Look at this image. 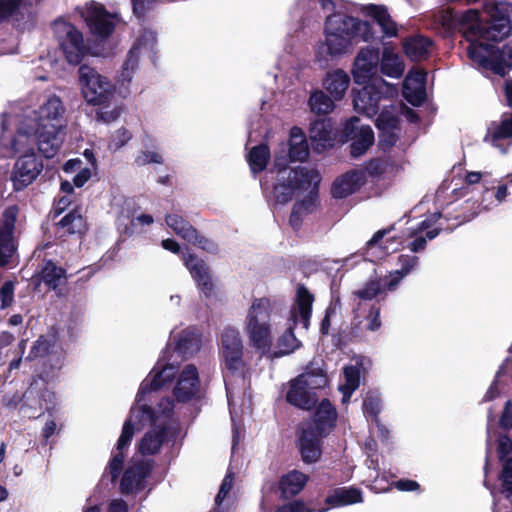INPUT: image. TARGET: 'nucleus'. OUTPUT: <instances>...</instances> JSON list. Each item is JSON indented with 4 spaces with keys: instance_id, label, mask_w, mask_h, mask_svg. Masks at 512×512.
Returning a JSON list of instances; mask_svg holds the SVG:
<instances>
[{
    "instance_id": "58836bf2",
    "label": "nucleus",
    "mask_w": 512,
    "mask_h": 512,
    "mask_svg": "<svg viewBox=\"0 0 512 512\" xmlns=\"http://www.w3.org/2000/svg\"><path fill=\"white\" fill-rule=\"evenodd\" d=\"M379 63L381 73L388 77L399 78L404 72V63L392 48L384 47Z\"/></svg>"
},
{
    "instance_id": "e433bc0d",
    "label": "nucleus",
    "mask_w": 512,
    "mask_h": 512,
    "mask_svg": "<svg viewBox=\"0 0 512 512\" xmlns=\"http://www.w3.org/2000/svg\"><path fill=\"white\" fill-rule=\"evenodd\" d=\"M350 85L349 75L342 69H336L328 72L323 80L324 88L334 98V100H341Z\"/></svg>"
},
{
    "instance_id": "b1692460",
    "label": "nucleus",
    "mask_w": 512,
    "mask_h": 512,
    "mask_svg": "<svg viewBox=\"0 0 512 512\" xmlns=\"http://www.w3.org/2000/svg\"><path fill=\"white\" fill-rule=\"evenodd\" d=\"M55 233L59 238L70 236L83 237L88 231L86 218L82 215L81 207L76 206L54 224Z\"/></svg>"
},
{
    "instance_id": "bf43d9fd",
    "label": "nucleus",
    "mask_w": 512,
    "mask_h": 512,
    "mask_svg": "<svg viewBox=\"0 0 512 512\" xmlns=\"http://www.w3.org/2000/svg\"><path fill=\"white\" fill-rule=\"evenodd\" d=\"M493 141L507 139L512 137V119L511 117L503 119L492 131Z\"/></svg>"
},
{
    "instance_id": "c85d7f7f",
    "label": "nucleus",
    "mask_w": 512,
    "mask_h": 512,
    "mask_svg": "<svg viewBox=\"0 0 512 512\" xmlns=\"http://www.w3.org/2000/svg\"><path fill=\"white\" fill-rule=\"evenodd\" d=\"M363 501L362 491L359 488L350 487H338L332 489L324 502L328 506L318 510V512H326L330 508L343 507L361 503Z\"/></svg>"
},
{
    "instance_id": "052dcab7",
    "label": "nucleus",
    "mask_w": 512,
    "mask_h": 512,
    "mask_svg": "<svg viewBox=\"0 0 512 512\" xmlns=\"http://www.w3.org/2000/svg\"><path fill=\"white\" fill-rule=\"evenodd\" d=\"M0 308L6 309L14 302V282L5 281L0 288Z\"/></svg>"
},
{
    "instance_id": "cd10ccee",
    "label": "nucleus",
    "mask_w": 512,
    "mask_h": 512,
    "mask_svg": "<svg viewBox=\"0 0 512 512\" xmlns=\"http://www.w3.org/2000/svg\"><path fill=\"white\" fill-rule=\"evenodd\" d=\"M331 119H317L310 123L309 137L314 150L321 152L334 146Z\"/></svg>"
},
{
    "instance_id": "774afa93",
    "label": "nucleus",
    "mask_w": 512,
    "mask_h": 512,
    "mask_svg": "<svg viewBox=\"0 0 512 512\" xmlns=\"http://www.w3.org/2000/svg\"><path fill=\"white\" fill-rule=\"evenodd\" d=\"M502 490L512 486V458L505 460L500 475Z\"/></svg>"
},
{
    "instance_id": "f704fd0d",
    "label": "nucleus",
    "mask_w": 512,
    "mask_h": 512,
    "mask_svg": "<svg viewBox=\"0 0 512 512\" xmlns=\"http://www.w3.org/2000/svg\"><path fill=\"white\" fill-rule=\"evenodd\" d=\"M360 186L359 174L356 171H349L334 180L331 195L335 199H343L359 190Z\"/></svg>"
},
{
    "instance_id": "49530a36",
    "label": "nucleus",
    "mask_w": 512,
    "mask_h": 512,
    "mask_svg": "<svg viewBox=\"0 0 512 512\" xmlns=\"http://www.w3.org/2000/svg\"><path fill=\"white\" fill-rule=\"evenodd\" d=\"M403 258L402 267L400 270H396L394 273H391L389 277L385 280L383 285V290L387 289L389 291L394 290L400 281L412 270V268L417 263V257H406L401 256Z\"/></svg>"
},
{
    "instance_id": "0eeeda50",
    "label": "nucleus",
    "mask_w": 512,
    "mask_h": 512,
    "mask_svg": "<svg viewBox=\"0 0 512 512\" xmlns=\"http://www.w3.org/2000/svg\"><path fill=\"white\" fill-rule=\"evenodd\" d=\"M57 40L65 59L69 64L78 65L89 48L84 43L82 32L73 24L66 21H55Z\"/></svg>"
},
{
    "instance_id": "2eb2a0df",
    "label": "nucleus",
    "mask_w": 512,
    "mask_h": 512,
    "mask_svg": "<svg viewBox=\"0 0 512 512\" xmlns=\"http://www.w3.org/2000/svg\"><path fill=\"white\" fill-rule=\"evenodd\" d=\"M378 130V145L384 152L390 150L400 139L401 120L393 111L384 107L375 120Z\"/></svg>"
},
{
    "instance_id": "4d7b16f0",
    "label": "nucleus",
    "mask_w": 512,
    "mask_h": 512,
    "mask_svg": "<svg viewBox=\"0 0 512 512\" xmlns=\"http://www.w3.org/2000/svg\"><path fill=\"white\" fill-rule=\"evenodd\" d=\"M358 123L359 119L357 117H352L345 121L340 135L341 142L345 143L351 141L357 136V133L360 130Z\"/></svg>"
},
{
    "instance_id": "39448f33",
    "label": "nucleus",
    "mask_w": 512,
    "mask_h": 512,
    "mask_svg": "<svg viewBox=\"0 0 512 512\" xmlns=\"http://www.w3.org/2000/svg\"><path fill=\"white\" fill-rule=\"evenodd\" d=\"M279 182L273 187L275 201L286 204L292 200L296 190H308L318 187L321 176L317 170L297 167L288 172V176L278 177Z\"/></svg>"
},
{
    "instance_id": "ddd939ff",
    "label": "nucleus",
    "mask_w": 512,
    "mask_h": 512,
    "mask_svg": "<svg viewBox=\"0 0 512 512\" xmlns=\"http://www.w3.org/2000/svg\"><path fill=\"white\" fill-rule=\"evenodd\" d=\"M165 221L178 236L190 244L211 254L218 252V245L201 235L199 231L182 216L178 214H168Z\"/></svg>"
},
{
    "instance_id": "473e14b6",
    "label": "nucleus",
    "mask_w": 512,
    "mask_h": 512,
    "mask_svg": "<svg viewBox=\"0 0 512 512\" xmlns=\"http://www.w3.org/2000/svg\"><path fill=\"white\" fill-rule=\"evenodd\" d=\"M169 429L166 425H160L148 431L139 443V452L142 455H155L159 453L162 445L168 440Z\"/></svg>"
},
{
    "instance_id": "7c9ffc66",
    "label": "nucleus",
    "mask_w": 512,
    "mask_h": 512,
    "mask_svg": "<svg viewBox=\"0 0 512 512\" xmlns=\"http://www.w3.org/2000/svg\"><path fill=\"white\" fill-rule=\"evenodd\" d=\"M309 477L298 470H292L281 476L278 484L280 491V498L284 500L291 499L298 495L306 483Z\"/></svg>"
},
{
    "instance_id": "5701e85b",
    "label": "nucleus",
    "mask_w": 512,
    "mask_h": 512,
    "mask_svg": "<svg viewBox=\"0 0 512 512\" xmlns=\"http://www.w3.org/2000/svg\"><path fill=\"white\" fill-rule=\"evenodd\" d=\"M491 22L484 24L481 30L475 27L473 30L478 32V37L487 41L499 42L509 35L510 18L502 13L497 6H493L490 12Z\"/></svg>"
},
{
    "instance_id": "4be33fe9",
    "label": "nucleus",
    "mask_w": 512,
    "mask_h": 512,
    "mask_svg": "<svg viewBox=\"0 0 512 512\" xmlns=\"http://www.w3.org/2000/svg\"><path fill=\"white\" fill-rule=\"evenodd\" d=\"M184 264L189 270L199 291L206 298H210L214 294L215 283L208 264L195 254H188Z\"/></svg>"
},
{
    "instance_id": "e2e57ef3",
    "label": "nucleus",
    "mask_w": 512,
    "mask_h": 512,
    "mask_svg": "<svg viewBox=\"0 0 512 512\" xmlns=\"http://www.w3.org/2000/svg\"><path fill=\"white\" fill-rule=\"evenodd\" d=\"M72 197L68 195L59 196L54 199L52 208V219L55 220L58 216L64 213L72 204Z\"/></svg>"
},
{
    "instance_id": "7ed1b4c3",
    "label": "nucleus",
    "mask_w": 512,
    "mask_h": 512,
    "mask_svg": "<svg viewBox=\"0 0 512 512\" xmlns=\"http://www.w3.org/2000/svg\"><path fill=\"white\" fill-rule=\"evenodd\" d=\"M245 331L256 349H268L271 339V304L266 297L255 298L246 317Z\"/></svg>"
},
{
    "instance_id": "a211bd4d",
    "label": "nucleus",
    "mask_w": 512,
    "mask_h": 512,
    "mask_svg": "<svg viewBox=\"0 0 512 512\" xmlns=\"http://www.w3.org/2000/svg\"><path fill=\"white\" fill-rule=\"evenodd\" d=\"M18 212L16 205L9 206L3 211L0 226V266H5L15 251L13 234Z\"/></svg>"
},
{
    "instance_id": "0e129e2a",
    "label": "nucleus",
    "mask_w": 512,
    "mask_h": 512,
    "mask_svg": "<svg viewBox=\"0 0 512 512\" xmlns=\"http://www.w3.org/2000/svg\"><path fill=\"white\" fill-rule=\"evenodd\" d=\"M234 475L232 472H228L219 488V491L215 497V505L219 506L222 501L226 498L229 491L232 489Z\"/></svg>"
},
{
    "instance_id": "338daca9",
    "label": "nucleus",
    "mask_w": 512,
    "mask_h": 512,
    "mask_svg": "<svg viewBox=\"0 0 512 512\" xmlns=\"http://www.w3.org/2000/svg\"><path fill=\"white\" fill-rule=\"evenodd\" d=\"M274 512H314L302 500H293L276 508Z\"/></svg>"
},
{
    "instance_id": "412c9836",
    "label": "nucleus",
    "mask_w": 512,
    "mask_h": 512,
    "mask_svg": "<svg viewBox=\"0 0 512 512\" xmlns=\"http://www.w3.org/2000/svg\"><path fill=\"white\" fill-rule=\"evenodd\" d=\"M200 392L199 373L195 365L188 364L181 371L173 389V395L179 403H187Z\"/></svg>"
},
{
    "instance_id": "5fc2aeb1",
    "label": "nucleus",
    "mask_w": 512,
    "mask_h": 512,
    "mask_svg": "<svg viewBox=\"0 0 512 512\" xmlns=\"http://www.w3.org/2000/svg\"><path fill=\"white\" fill-rule=\"evenodd\" d=\"M344 377L346 385L343 388V401L345 398H349L350 395L359 387L360 384V371L354 366H348L344 368Z\"/></svg>"
},
{
    "instance_id": "69168bd1",
    "label": "nucleus",
    "mask_w": 512,
    "mask_h": 512,
    "mask_svg": "<svg viewBox=\"0 0 512 512\" xmlns=\"http://www.w3.org/2000/svg\"><path fill=\"white\" fill-rule=\"evenodd\" d=\"M367 173L372 177H379L386 171V164L381 158L370 159L365 166Z\"/></svg>"
},
{
    "instance_id": "864d4df0",
    "label": "nucleus",
    "mask_w": 512,
    "mask_h": 512,
    "mask_svg": "<svg viewBox=\"0 0 512 512\" xmlns=\"http://www.w3.org/2000/svg\"><path fill=\"white\" fill-rule=\"evenodd\" d=\"M130 412L132 415H135L137 424L140 427H144L148 424L155 425L158 419L155 410L147 404L140 405L137 409L132 407Z\"/></svg>"
},
{
    "instance_id": "f03ea898",
    "label": "nucleus",
    "mask_w": 512,
    "mask_h": 512,
    "mask_svg": "<svg viewBox=\"0 0 512 512\" xmlns=\"http://www.w3.org/2000/svg\"><path fill=\"white\" fill-rule=\"evenodd\" d=\"M65 108L57 96L50 97L35 112L34 136L39 152L47 159L53 158L61 146L59 132L63 128Z\"/></svg>"
},
{
    "instance_id": "680f3d73",
    "label": "nucleus",
    "mask_w": 512,
    "mask_h": 512,
    "mask_svg": "<svg viewBox=\"0 0 512 512\" xmlns=\"http://www.w3.org/2000/svg\"><path fill=\"white\" fill-rule=\"evenodd\" d=\"M441 25L448 31L460 28L459 15L451 8L443 11L440 16Z\"/></svg>"
},
{
    "instance_id": "6ab92c4d",
    "label": "nucleus",
    "mask_w": 512,
    "mask_h": 512,
    "mask_svg": "<svg viewBox=\"0 0 512 512\" xmlns=\"http://www.w3.org/2000/svg\"><path fill=\"white\" fill-rule=\"evenodd\" d=\"M288 384L289 387L285 396L288 404L306 411L316 407L318 395L305 384L303 375H297Z\"/></svg>"
},
{
    "instance_id": "f8f14e48",
    "label": "nucleus",
    "mask_w": 512,
    "mask_h": 512,
    "mask_svg": "<svg viewBox=\"0 0 512 512\" xmlns=\"http://www.w3.org/2000/svg\"><path fill=\"white\" fill-rule=\"evenodd\" d=\"M44 168L43 160L35 152L25 153L14 164L11 180L15 191L32 184Z\"/></svg>"
},
{
    "instance_id": "a19ab883",
    "label": "nucleus",
    "mask_w": 512,
    "mask_h": 512,
    "mask_svg": "<svg viewBox=\"0 0 512 512\" xmlns=\"http://www.w3.org/2000/svg\"><path fill=\"white\" fill-rule=\"evenodd\" d=\"M270 158L271 152L268 144L260 143L252 147L247 155V162L252 173L263 172L267 168Z\"/></svg>"
},
{
    "instance_id": "ea45409f",
    "label": "nucleus",
    "mask_w": 512,
    "mask_h": 512,
    "mask_svg": "<svg viewBox=\"0 0 512 512\" xmlns=\"http://www.w3.org/2000/svg\"><path fill=\"white\" fill-rule=\"evenodd\" d=\"M375 137L369 125L361 126L357 136L351 140L350 156L354 159L364 155L374 144Z\"/></svg>"
},
{
    "instance_id": "f257e3e1",
    "label": "nucleus",
    "mask_w": 512,
    "mask_h": 512,
    "mask_svg": "<svg viewBox=\"0 0 512 512\" xmlns=\"http://www.w3.org/2000/svg\"><path fill=\"white\" fill-rule=\"evenodd\" d=\"M324 36L326 52L331 58L347 53L359 39L364 42L375 39L371 23L340 12L326 17Z\"/></svg>"
},
{
    "instance_id": "a878e982",
    "label": "nucleus",
    "mask_w": 512,
    "mask_h": 512,
    "mask_svg": "<svg viewBox=\"0 0 512 512\" xmlns=\"http://www.w3.org/2000/svg\"><path fill=\"white\" fill-rule=\"evenodd\" d=\"M337 411L329 399L324 398L317 406L313 424L308 427L313 429L322 436H328L336 426Z\"/></svg>"
},
{
    "instance_id": "72a5a7b5",
    "label": "nucleus",
    "mask_w": 512,
    "mask_h": 512,
    "mask_svg": "<svg viewBox=\"0 0 512 512\" xmlns=\"http://www.w3.org/2000/svg\"><path fill=\"white\" fill-rule=\"evenodd\" d=\"M365 13L367 16L373 18L381 27L384 36L396 37L398 35L397 24L390 16L386 6L369 4L365 7Z\"/></svg>"
},
{
    "instance_id": "c9c22d12",
    "label": "nucleus",
    "mask_w": 512,
    "mask_h": 512,
    "mask_svg": "<svg viewBox=\"0 0 512 512\" xmlns=\"http://www.w3.org/2000/svg\"><path fill=\"white\" fill-rule=\"evenodd\" d=\"M62 364L61 355L49 356L42 361L40 368L35 371L31 380L39 381L45 387H49L58 379Z\"/></svg>"
},
{
    "instance_id": "20e7f679",
    "label": "nucleus",
    "mask_w": 512,
    "mask_h": 512,
    "mask_svg": "<svg viewBox=\"0 0 512 512\" xmlns=\"http://www.w3.org/2000/svg\"><path fill=\"white\" fill-rule=\"evenodd\" d=\"M78 72L81 93L86 102L93 106H109L115 94L114 84L86 64L81 65Z\"/></svg>"
},
{
    "instance_id": "c756f323",
    "label": "nucleus",
    "mask_w": 512,
    "mask_h": 512,
    "mask_svg": "<svg viewBox=\"0 0 512 512\" xmlns=\"http://www.w3.org/2000/svg\"><path fill=\"white\" fill-rule=\"evenodd\" d=\"M280 152L288 153L294 162H304L309 156V147L301 128L293 127L288 142L280 143Z\"/></svg>"
},
{
    "instance_id": "423d86ee",
    "label": "nucleus",
    "mask_w": 512,
    "mask_h": 512,
    "mask_svg": "<svg viewBox=\"0 0 512 512\" xmlns=\"http://www.w3.org/2000/svg\"><path fill=\"white\" fill-rule=\"evenodd\" d=\"M20 411L29 419H36L45 412L52 413L56 406V394L43 383L31 380L23 393Z\"/></svg>"
},
{
    "instance_id": "1a4fd4ad",
    "label": "nucleus",
    "mask_w": 512,
    "mask_h": 512,
    "mask_svg": "<svg viewBox=\"0 0 512 512\" xmlns=\"http://www.w3.org/2000/svg\"><path fill=\"white\" fill-rule=\"evenodd\" d=\"M364 86L355 92L353 89L354 109L363 115L373 117L379 114V104L384 97L383 89L388 86L387 82L378 77L371 83L367 82Z\"/></svg>"
},
{
    "instance_id": "6e6552de",
    "label": "nucleus",
    "mask_w": 512,
    "mask_h": 512,
    "mask_svg": "<svg viewBox=\"0 0 512 512\" xmlns=\"http://www.w3.org/2000/svg\"><path fill=\"white\" fill-rule=\"evenodd\" d=\"M467 53L469 58L486 70L504 77L506 75V53L494 44L471 43Z\"/></svg>"
},
{
    "instance_id": "dca6fc26",
    "label": "nucleus",
    "mask_w": 512,
    "mask_h": 512,
    "mask_svg": "<svg viewBox=\"0 0 512 512\" xmlns=\"http://www.w3.org/2000/svg\"><path fill=\"white\" fill-rule=\"evenodd\" d=\"M134 425L131 418L126 419L123 424L122 432L116 443L115 450L112 451V456L106 466V471L109 472L111 483H116L124 468L126 452L131 444L134 436Z\"/></svg>"
},
{
    "instance_id": "4c0bfd02",
    "label": "nucleus",
    "mask_w": 512,
    "mask_h": 512,
    "mask_svg": "<svg viewBox=\"0 0 512 512\" xmlns=\"http://www.w3.org/2000/svg\"><path fill=\"white\" fill-rule=\"evenodd\" d=\"M323 365V360H312L306 365L304 372L300 374L304 376L305 384L312 391L324 389L329 384V378Z\"/></svg>"
},
{
    "instance_id": "aec40b11",
    "label": "nucleus",
    "mask_w": 512,
    "mask_h": 512,
    "mask_svg": "<svg viewBox=\"0 0 512 512\" xmlns=\"http://www.w3.org/2000/svg\"><path fill=\"white\" fill-rule=\"evenodd\" d=\"M31 281L35 291H40L39 287L43 282L47 290L58 292L67 283V272L52 260H44L40 271L32 277Z\"/></svg>"
},
{
    "instance_id": "6e6d98bb",
    "label": "nucleus",
    "mask_w": 512,
    "mask_h": 512,
    "mask_svg": "<svg viewBox=\"0 0 512 512\" xmlns=\"http://www.w3.org/2000/svg\"><path fill=\"white\" fill-rule=\"evenodd\" d=\"M291 162H293V161L288 156V153L280 152V145H279L277 150L275 151L274 163H273V170H275L277 172L278 177H281L282 175L288 176V172L291 170V169H289V164Z\"/></svg>"
},
{
    "instance_id": "2f4dec72",
    "label": "nucleus",
    "mask_w": 512,
    "mask_h": 512,
    "mask_svg": "<svg viewBox=\"0 0 512 512\" xmlns=\"http://www.w3.org/2000/svg\"><path fill=\"white\" fill-rule=\"evenodd\" d=\"M432 44L433 42L430 38L416 34L404 39L403 50L411 61L420 62L430 56Z\"/></svg>"
},
{
    "instance_id": "c03bdc74",
    "label": "nucleus",
    "mask_w": 512,
    "mask_h": 512,
    "mask_svg": "<svg viewBox=\"0 0 512 512\" xmlns=\"http://www.w3.org/2000/svg\"><path fill=\"white\" fill-rule=\"evenodd\" d=\"M459 25L460 28H466L463 34L468 38V35L478 37V32L473 29L478 27L479 30L482 31L484 24L481 21L480 12L477 9H468L459 15Z\"/></svg>"
},
{
    "instance_id": "a18cd8bd",
    "label": "nucleus",
    "mask_w": 512,
    "mask_h": 512,
    "mask_svg": "<svg viewBox=\"0 0 512 512\" xmlns=\"http://www.w3.org/2000/svg\"><path fill=\"white\" fill-rule=\"evenodd\" d=\"M309 106L311 111L318 115L329 114L335 107L333 99L321 90H316L310 95Z\"/></svg>"
},
{
    "instance_id": "3c124183",
    "label": "nucleus",
    "mask_w": 512,
    "mask_h": 512,
    "mask_svg": "<svg viewBox=\"0 0 512 512\" xmlns=\"http://www.w3.org/2000/svg\"><path fill=\"white\" fill-rule=\"evenodd\" d=\"M198 349V336L194 332L183 331L175 345V351L181 355L192 353Z\"/></svg>"
},
{
    "instance_id": "9b49d317",
    "label": "nucleus",
    "mask_w": 512,
    "mask_h": 512,
    "mask_svg": "<svg viewBox=\"0 0 512 512\" xmlns=\"http://www.w3.org/2000/svg\"><path fill=\"white\" fill-rule=\"evenodd\" d=\"M219 354L224 361L225 368L232 374L244 366L243 344L238 330L227 327L222 331Z\"/></svg>"
},
{
    "instance_id": "8fccbe9b",
    "label": "nucleus",
    "mask_w": 512,
    "mask_h": 512,
    "mask_svg": "<svg viewBox=\"0 0 512 512\" xmlns=\"http://www.w3.org/2000/svg\"><path fill=\"white\" fill-rule=\"evenodd\" d=\"M139 56L138 53L131 49L122 65L119 82L121 85L129 84L133 78L135 70L138 68Z\"/></svg>"
},
{
    "instance_id": "bb28decb",
    "label": "nucleus",
    "mask_w": 512,
    "mask_h": 512,
    "mask_svg": "<svg viewBox=\"0 0 512 512\" xmlns=\"http://www.w3.org/2000/svg\"><path fill=\"white\" fill-rule=\"evenodd\" d=\"M314 295L308 290L304 284H298L296 288L295 305L296 309L291 310V317L294 325L297 323L298 316L301 319L304 329H309L310 319L312 315Z\"/></svg>"
},
{
    "instance_id": "9d476101",
    "label": "nucleus",
    "mask_w": 512,
    "mask_h": 512,
    "mask_svg": "<svg viewBox=\"0 0 512 512\" xmlns=\"http://www.w3.org/2000/svg\"><path fill=\"white\" fill-rule=\"evenodd\" d=\"M86 26L92 36L98 40L109 38L117 25V18L103 4L93 2L83 14Z\"/></svg>"
},
{
    "instance_id": "f3484780",
    "label": "nucleus",
    "mask_w": 512,
    "mask_h": 512,
    "mask_svg": "<svg viewBox=\"0 0 512 512\" xmlns=\"http://www.w3.org/2000/svg\"><path fill=\"white\" fill-rule=\"evenodd\" d=\"M379 61L378 48H361L353 62L352 75L354 82L356 84L370 82L377 73Z\"/></svg>"
},
{
    "instance_id": "393cba45",
    "label": "nucleus",
    "mask_w": 512,
    "mask_h": 512,
    "mask_svg": "<svg viewBox=\"0 0 512 512\" xmlns=\"http://www.w3.org/2000/svg\"><path fill=\"white\" fill-rule=\"evenodd\" d=\"M313 427L303 428L298 436L297 447L301 459L306 464L316 463L322 455L321 438Z\"/></svg>"
},
{
    "instance_id": "4468645a",
    "label": "nucleus",
    "mask_w": 512,
    "mask_h": 512,
    "mask_svg": "<svg viewBox=\"0 0 512 512\" xmlns=\"http://www.w3.org/2000/svg\"><path fill=\"white\" fill-rule=\"evenodd\" d=\"M153 468V460H139L129 465L120 479V492L123 495H130L143 491L146 479L151 475Z\"/></svg>"
},
{
    "instance_id": "09e8293b",
    "label": "nucleus",
    "mask_w": 512,
    "mask_h": 512,
    "mask_svg": "<svg viewBox=\"0 0 512 512\" xmlns=\"http://www.w3.org/2000/svg\"><path fill=\"white\" fill-rule=\"evenodd\" d=\"M383 285L379 278L368 280L361 289L353 291V296L363 301H370L382 294Z\"/></svg>"
},
{
    "instance_id": "13d9d810",
    "label": "nucleus",
    "mask_w": 512,
    "mask_h": 512,
    "mask_svg": "<svg viewBox=\"0 0 512 512\" xmlns=\"http://www.w3.org/2000/svg\"><path fill=\"white\" fill-rule=\"evenodd\" d=\"M23 0H0V24L14 15Z\"/></svg>"
},
{
    "instance_id": "37998d69",
    "label": "nucleus",
    "mask_w": 512,
    "mask_h": 512,
    "mask_svg": "<svg viewBox=\"0 0 512 512\" xmlns=\"http://www.w3.org/2000/svg\"><path fill=\"white\" fill-rule=\"evenodd\" d=\"M53 348L54 342L48 337L41 335L36 341L33 342L30 351L25 358V361L30 362L36 359L45 360L49 356L58 355L57 353H53Z\"/></svg>"
},
{
    "instance_id": "79ce46f5",
    "label": "nucleus",
    "mask_w": 512,
    "mask_h": 512,
    "mask_svg": "<svg viewBox=\"0 0 512 512\" xmlns=\"http://www.w3.org/2000/svg\"><path fill=\"white\" fill-rule=\"evenodd\" d=\"M301 346V341L294 334V328L288 327L277 339L273 357L280 358L289 355Z\"/></svg>"
},
{
    "instance_id": "de8ad7c7",
    "label": "nucleus",
    "mask_w": 512,
    "mask_h": 512,
    "mask_svg": "<svg viewBox=\"0 0 512 512\" xmlns=\"http://www.w3.org/2000/svg\"><path fill=\"white\" fill-rule=\"evenodd\" d=\"M167 381H168L167 379L163 378V370L157 371L153 375L152 379H150V380L145 379L141 383V385L138 389V392L136 394V403H140V402L144 401V397L147 394L159 390L160 388H162L165 385V383Z\"/></svg>"
},
{
    "instance_id": "603ef678",
    "label": "nucleus",
    "mask_w": 512,
    "mask_h": 512,
    "mask_svg": "<svg viewBox=\"0 0 512 512\" xmlns=\"http://www.w3.org/2000/svg\"><path fill=\"white\" fill-rule=\"evenodd\" d=\"M394 229V225H391L387 228L380 229L374 233L372 238L366 242V245L359 250V253L364 257L365 260L368 259L367 255L374 247H379L381 250H387V246H383V239L386 235H388ZM387 253V251H385Z\"/></svg>"
}]
</instances>
